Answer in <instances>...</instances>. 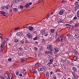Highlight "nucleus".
Returning <instances> with one entry per match:
<instances>
[{
	"label": "nucleus",
	"mask_w": 79,
	"mask_h": 79,
	"mask_svg": "<svg viewBox=\"0 0 79 79\" xmlns=\"http://www.w3.org/2000/svg\"><path fill=\"white\" fill-rule=\"evenodd\" d=\"M50 31L51 33H53L55 32V30L53 29H51L50 30Z\"/></svg>",
	"instance_id": "nucleus-25"
},
{
	"label": "nucleus",
	"mask_w": 79,
	"mask_h": 79,
	"mask_svg": "<svg viewBox=\"0 0 79 79\" xmlns=\"http://www.w3.org/2000/svg\"><path fill=\"white\" fill-rule=\"evenodd\" d=\"M5 13V12L3 11H0V14H4Z\"/></svg>",
	"instance_id": "nucleus-26"
},
{
	"label": "nucleus",
	"mask_w": 79,
	"mask_h": 79,
	"mask_svg": "<svg viewBox=\"0 0 79 79\" xmlns=\"http://www.w3.org/2000/svg\"><path fill=\"white\" fill-rule=\"evenodd\" d=\"M13 3H16V0H14L13 1Z\"/></svg>",
	"instance_id": "nucleus-60"
},
{
	"label": "nucleus",
	"mask_w": 79,
	"mask_h": 79,
	"mask_svg": "<svg viewBox=\"0 0 79 79\" xmlns=\"http://www.w3.org/2000/svg\"><path fill=\"white\" fill-rule=\"evenodd\" d=\"M61 2H62L63 3H66V2H67V1H66V0H65V1L63 0Z\"/></svg>",
	"instance_id": "nucleus-46"
},
{
	"label": "nucleus",
	"mask_w": 79,
	"mask_h": 79,
	"mask_svg": "<svg viewBox=\"0 0 79 79\" xmlns=\"http://www.w3.org/2000/svg\"><path fill=\"white\" fill-rule=\"evenodd\" d=\"M51 64L50 62H49V63L47 64V65L48 66H50V64Z\"/></svg>",
	"instance_id": "nucleus-38"
},
{
	"label": "nucleus",
	"mask_w": 79,
	"mask_h": 79,
	"mask_svg": "<svg viewBox=\"0 0 79 79\" xmlns=\"http://www.w3.org/2000/svg\"><path fill=\"white\" fill-rule=\"evenodd\" d=\"M74 78L75 79H77L78 78V76H77V74H75V75L74 76Z\"/></svg>",
	"instance_id": "nucleus-18"
},
{
	"label": "nucleus",
	"mask_w": 79,
	"mask_h": 79,
	"mask_svg": "<svg viewBox=\"0 0 79 79\" xmlns=\"http://www.w3.org/2000/svg\"><path fill=\"white\" fill-rule=\"evenodd\" d=\"M64 38H61L60 39V40H61V41H62L63 40H64Z\"/></svg>",
	"instance_id": "nucleus-51"
},
{
	"label": "nucleus",
	"mask_w": 79,
	"mask_h": 79,
	"mask_svg": "<svg viewBox=\"0 0 79 79\" xmlns=\"http://www.w3.org/2000/svg\"><path fill=\"white\" fill-rule=\"evenodd\" d=\"M67 37H70V36H71V35L69 34H68L67 35Z\"/></svg>",
	"instance_id": "nucleus-53"
},
{
	"label": "nucleus",
	"mask_w": 79,
	"mask_h": 79,
	"mask_svg": "<svg viewBox=\"0 0 79 79\" xmlns=\"http://www.w3.org/2000/svg\"><path fill=\"white\" fill-rule=\"evenodd\" d=\"M45 30L43 31L42 32V35H44L45 34Z\"/></svg>",
	"instance_id": "nucleus-35"
},
{
	"label": "nucleus",
	"mask_w": 79,
	"mask_h": 79,
	"mask_svg": "<svg viewBox=\"0 0 79 79\" xmlns=\"http://www.w3.org/2000/svg\"><path fill=\"white\" fill-rule=\"evenodd\" d=\"M38 71H40V72H42V71H43V69L42 68H40V69H38Z\"/></svg>",
	"instance_id": "nucleus-27"
},
{
	"label": "nucleus",
	"mask_w": 79,
	"mask_h": 79,
	"mask_svg": "<svg viewBox=\"0 0 79 79\" xmlns=\"http://www.w3.org/2000/svg\"><path fill=\"white\" fill-rule=\"evenodd\" d=\"M73 71H74L75 72H76V71H77V69H76V67H73Z\"/></svg>",
	"instance_id": "nucleus-16"
},
{
	"label": "nucleus",
	"mask_w": 79,
	"mask_h": 79,
	"mask_svg": "<svg viewBox=\"0 0 79 79\" xmlns=\"http://www.w3.org/2000/svg\"><path fill=\"white\" fill-rule=\"evenodd\" d=\"M66 61L68 63V64H69V63H70V61L69 60H66Z\"/></svg>",
	"instance_id": "nucleus-43"
},
{
	"label": "nucleus",
	"mask_w": 79,
	"mask_h": 79,
	"mask_svg": "<svg viewBox=\"0 0 79 79\" xmlns=\"http://www.w3.org/2000/svg\"><path fill=\"white\" fill-rule=\"evenodd\" d=\"M44 48H43V47L41 46L40 47V50H43Z\"/></svg>",
	"instance_id": "nucleus-56"
},
{
	"label": "nucleus",
	"mask_w": 79,
	"mask_h": 79,
	"mask_svg": "<svg viewBox=\"0 0 79 79\" xmlns=\"http://www.w3.org/2000/svg\"><path fill=\"white\" fill-rule=\"evenodd\" d=\"M42 43L43 44H45V40L44 39H43L42 40Z\"/></svg>",
	"instance_id": "nucleus-30"
},
{
	"label": "nucleus",
	"mask_w": 79,
	"mask_h": 79,
	"mask_svg": "<svg viewBox=\"0 0 79 79\" xmlns=\"http://www.w3.org/2000/svg\"><path fill=\"white\" fill-rule=\"evenodd\" d=\"M50 15V14H47V15L46 16V19H48V16Z\"/></svg>",
	"instance_id": "nucleus-40"
},
{
	"label": "nucleus",
	"mask_w": 79,
	"mask_h": 79,
	"mask_svg": "<svg viewBox=\"0 0 79 79\" xmlns=\"http://www.w3.org/2000/svg\"><path fill=\"white\" fill-rule=\"evenodd\" d=\"M25 61V60L23 59L21 60V62H24Z\"/></svg>",
	"instance_id": "nucleus-50"
},
{
	"label": "nucleus",
	"mask_w": 79,
	"mask_h": 79,
	"mask_svg": "<svg viewBox=\"0 0 79 79\" xmlns=\"http://www.w3.org/2000/svg\"><path fill=\"white\" fill-rule=\"evenodd\" d=\"M77 17H76V16H75V17H74V18H73V19L74 20H76V19H77Z\"/></svg>",
	"instance_id": "nucleus-44"
},
{
	"label": "nucleus",
	"mask_w": 79,
	"mask_h": 79,
	"mask_svg": "<svg viewBox=\"0 0 79 79\" xmlns=\"http://www.w3.org/2000/svg\"><path fill=\"white\" fill-rule=\"evenodd\" d=\"M28 29L30 31H32L34 30V27L32 26H28Z\"/></svg>",
	"instance_id": "nucleus-4"
},
{
	"label": "nucleus",
	"mask_w": 79,
	"mask_h": 79,
	"mask_svg": "<svg viewBox=\"0 0 79 79\" xmlns=\"http://www.w3.org/2000/svg\"><path fill=\"white\" fill-rule=\"evenodd\" d=\"M23 28H26L27 29L28 28V25H25L23 26Z\"/></svg>",
	"instance_id": "nucleus-19"
},
{
	"label": "nucleus",
	"mask_w": 79,
	"mask_h": 79,
	"mask_svg": "<svg viewBox=\"0 0 79 79\" xmlns=\"http://www.w3.org/2000/svg\"><path fill=\"white\" fill-rule=\"evenodd\" d=\"M13 10L14 11H18V9L16 8H14Z\"/></svg>",
	"instance_id": "nucleus-29"
},
{
	"label": "nucleus",
	"mask_w": 79,
	"mask_h": 79,
	"mask_svg": "<svg viewBox=\"0 0 79 79\" xmlns=\"http://www.w3.org/2000/svg\"><path fill=\"white\" fill-rule=\"evenodd\" d=\"M75 32H78V29H76L75 30Z\"/></svg>",
	"instance_id": "nucleus-54"
},
{
	"label": "nucleus",
	"mask_w": 79,
	"mask_h": 79,
	"mask_svg": "<svg viewBox=\"0 0 79 79\" xmlns=\"http://www.w3.org/2000/svg\"><path fill=\"white\" fill-rule=\"evenodd\" d=\"M59 52V50H55L54 52V53L55 54H56L57 52Z\"/></svg>",
	"instance_id": "nucleus-24"
},
{
	"label": "nucleus",
	"mask_w": 79,
	"mask_h": 79,
	"mask_svg": "<svg viewBox=\"0 0 79 79\" xmlns=\"http://www.w3.org/2000/svg\"><path fill=\"white\" fill-rule=\"evenodd\" d=\"M77 16L78 18H79V10L77 12Z\"/></svg>",
	"instance_id": "nucleus-28"
},
{
	"label": "nucleus",
	"mask_w": 79,
	"mask_h": 79,
	"mask_svg": "<svg viewBox=\"0 0 79 79\" xmlns=\"http://www.w3.org/2000/svg\"><path fill=\"white\" fill-rule=\"evenodd\" d=\"M79 25V23H77L75 24V26H77Z\"/></svg>",
	"instance_id": "nucleus-55"
},
{
	"label": "nucleus",
	"mask_w": 79,
	"mask_h": 79,
	"mask_svg": "<svg viewBox=\"0 0 79 79\" xmlns=\"http://www.w3.org/2000/svg\"><path fill=\"white\" fill-rule=\"evenodd\" d=\"M20 43H21V44H24V42L23 40H22L20 41Z\"/></svg>",
	"instance_id": "nucleus-39"
},
{
	"label": "nucleus",
	"mask_w": 79,
	"mask_h": 79,
	"mask_svg": "<svg viewBox=\"0 0 79 79\" xmlns=\"http://www.w3.org/2000/svg\"><path fill=\"white\" fill-rule=\"evenodd\" d=\"M20 29V28L19 27H17L15 28L14 30V32H16V31H19Z\"/></svg>",
	"instance_id": "nucleus-10"
},
{
	"label": "nucleus",
	"mask_w": 79,
	"mask_h": 79,
	"mask_svg": "<svg viewBox=\"0 0 79 79\" xmlns=\"http://www.w3.org/2000/svg\"><path fill=\"white\" fill-rule=\"evenodd\" d=\"M52 40H53V38L52 37H51L50 38H49V41H52Z\"/></svg>",
	"instance_id": "nucleus-33"
},
{
	"label": "nucleus",
	"mask_w": 79,
	"mask_h": 79,
	"mask_svg": "<svg viewBox=\"0 0 79 79\" xmlns=\"http://www.w3.org/2000/svg\"><path fill=\"white\" fill-rule=\"evenodd\" d=\"M6 43V41H3V44H2L0 46L1 49V50H4V47L5 44Z\"/></svg>",
	"instance_id": "nucleus-1"
},
{
	"label": "nucleus",
	"mask_w": 79,
	"mask_h": 79,
	"mask_svg": "<svg viewBox=\"0 0 79 79\" xmlns=\"http://www.w3.org/2000/svg\"><path fill=\"white\" fill-rule=\"evenodd\" d=\"M57 23H58V24H59V23H64V21L63 20H59L57 21Z\"/></svg>",
	"instance_id": "nucleus-15"
},
{
	"label": "nucleus",
	"mask_w": 79,
	"mask_h": 79,
	"mask_svg": "<svg viewBox=\"0 0 79 79\" xmlns=\"http://www.w3.org/2000/svg\"><path fill=\"white\" fill-rule=\"evenodd\" d=\"M74 5H78V2H75L74 3Z\"/></svg>",
	"instance_id": "nucleus-41"
},
{
	"label": "nucleus",
	"mask_w": 79,
	"mask_h": 79,
	"mask_svg": "<svg viewBox=\"0 0 79 79\" xmlns=\"http://www.w3.org/2000/svg\"><path fill=\"white\" fill-rule=\"evenodd\" d=\"M79 9V4L77 6H76L75 7V11H76L77 10Z\"/></svg>",
	"instance_id": "nucleus-11"
},
{
	"label": "nucleus",
	"mask_w": 79,
	"mask_h": 79,
	"mask_svg": "<svg viewBox=\"0 0 79 79\" xmlns=\"http://www.w3.org/2000/svg\"><path fill=\"white\" fill-rule=\"evenodd\" d=\"M20 8H22V9H23V6H20Z\"/></svg>",
	"instance_id": "nucleus-62"
},
{
	"label": "nucleus",
	"mask_w": 79,
	"mask_h": 79,
	"mask_svg": "<svg viewBox=\"0 0 79 79\" xmlns=\"http://www.w3.org/2000/svg\"><path fill=\"white\" fill-rule=\"evenodd\" d=\"M18 40L17 39H16L14 40L15 42L16 43H18Z\"/></svg>",
	"instance_id": "nucleus-32"
},
{
	"label": "nucleus",
	"mask_w": 79,
	"mask_h": 79,
	"mask_svg": "<svg viewBox=\"0 0 79 79\" xmlns=\"http://www.w3.org/2000/svg\"><path fill=\"white\" fill-rule=\"evenodd\" d=\"M27 36L28 39H32V35L30 33H28L27 35Z\"/></svg>",
	"instance_id": "nucleus-2"
},
{
	"label": "nucleus",
	"mask_w": 79,
	"mask_h": 79,
	"mask_svg": "<svg viewBox=\"0 0 79 79\" xmlns=\"http://www.w3.org/2000/svg\"><path fill=\"white\" fill-rule=\"evenodd\" d=\"M57 40L58 41V42H60V41H61V40H60V38H58Z\"/></svg>",
	"instance_id": "nucleus-48"
},
{
	"label": "nucleus",
	"mask_w": 79,
	"mask_h": 79,
	"mask_svg": "<svg viewBox=\"0 0 79 79\" xmlns=\"http://www.w3.org/2000/svg\"><path fill=\"white\" fill-rule=\"evenodd\" d=\"M8 61H11V58H9V59H8Z\"/></svg>",
	"instance_id": "nucleus-52"
},
{
	"label": "nucleus",
	"mask_w": 79,
	"mask_h": 79,
	"mask_svg": "<svg viewBox=\"0 0 79 79\" xmlns=\"http://www.w3.org/2000/svg\"><path fill=\"white\" fill-rule=\"evenodd\" d=\"M72 74H73V76H75V75H76V73H75L74 72H73L72 73Z\"/></svg>",
	"instance_id": "nucleus-45"
},
{
	"label": "nucleus",
	"mask_w": 79,
	"mask_h": 79,
	"mask_svg": "<svg viewBox=\"0 0 79 79\" xmlns=\"http://www.w3.org/2000/svg\"><path fill=\"white\" fill-rule=\"evenodd\" d=\"M48 49H52V46L50 45H49L47 46Z\"/></svg>",
	"instance_id": "nucleus-9"
},
{
	"label": "nucleus",
	"mask_w": 79,
	"mask_h": 79,
	"mask_svg": "<svg viewBox=\"0 0 79 79\" xmlns=\"http://www.w3.org/2000/svg\"><path fill=\"white\" fill-rule=\"evenodd\" d=\"M64 62V60L63 59H62L60 61V62H61V63H63V62Z\"/></svg>",
	"instance_id": "nucleus-47"
},
{
	"label": "nucleus",
	"mask_w": 79,
	"mask_h": 79,
	"mask_svg": "<svg viewBox=\"0 0 79 79\" xmlns=\"http://www.w3.org/2000/svg\"><path fill=\"white\" fill-rule=\"evenodd\" d=\"M13 76V74L12 73H10L9 74V79H12V77Z\"/></svg>",
	"instance_id": "nucleus-6"
},
{
	"label": "nucleus",
	"mask_w": 79,
	"mask_h": 79,
	"mask_svg": "<svg viewBox=\"0 0 79 79\" xmlns=\"http://www.w3.org/2000/svg\"><path fill=\"white\" fill-rule=\"evenodd\" d=\"M39 27L38 26V25H35V27H33L34 29H38Z\"/></svg>",
	"instance_id": "nucleus-14"
},
{
	"label": "nucleus",
	"mask_w": 79,
	"mask_h": 79,
	"mask_svg": "<svg viewBox=\"0 0 79 79\" xmlns=\"http://www.w3.org/2000/svg\"><path fill=\"white\" fill-rule=\"evenodd\" d=\"M50 62H49V63H51V64H52L53 63V59H51L49 60Z\"/></svg>",
	"instance_id": "nucleus-17"
},
{
	"label": "nucleus",
	"mask_w": 79,
	"mask_h": 79,
	"mask_svg": "<svg viewBox=\"0 0 79 79\" xmlns=\"http://www.w3.org/2000/svg\"><path fill=\"white\" fill-rule=\"evenodd\" d=\"M42 60L40 59L38 60V63L39 64H41L42 63Z\"/></svg>",
	"instance_id": "nucleus-23"
},
{
	"label": "nucleus",
	"mask_w": 79,
	"mask_h": 79,
	"mask_svg": "<svg viewBox=\"0 0 79 79\" xmlns=\"http://www.w3.org/2000/svg\"><path fill=\"white\" fill-rule=\"evenodd\" d=\"M64 10L61 9L59 12V14L60 15H63V13H64Z\"/></svg>",
	"instance_id": "nucleus-3"
},
{
	"label": "nucleus",
	"mask_w": 79,
	"mask_h": 79,
	"mask_svg": "<svg viewBox=\"0 0 79 79\" xmlns=\"http://www.w3.org/2000/svg\"><path fill=\"white\" fill-rule=\"evenodd\" d=\"M74 52V53H75V54H77V51L76 50H75Z\"/></svg>",
	"instance_id": "nucleus-36"
},
{
	"label": "nucleus",
	"mask_w": 79,
	"mask_h": 79,
	"mask_svg": "<svg viewBox=\"0 0 79 79\" xmlns=\"http://www.w3.org/2000/svg\"><path fill=\"white\" fill-rule=\"evenodd\" d=\"M48 35V34L47 33H45L44 34V36H47Z\"/></svg>",
	"instance_id": "nucleus-59"
},
{
	"label": "nucleus",
	"mask_w": 79,
	"mask_h": 79,
	"mask_svg": "<svg viewBox=\"0 0 79 79\" xmlns=\"http://www.w3.org/2000/svg\"><path fill=\"white\" fill-rule=\"evenodd\" d=\"M5 8H6V7L5 6H1V10H2V11H5V10H6Z\"/></svg>",
	"instance_id": "nucleus-12"
},
{
	"label": "nucleus",
	"mask_w": 79,
	"mask_h": 79,
	"mask_svg": "<svg viewBox=\"0 0 79 79\" xmlns=\"http://www.w3.org/2000/svg\"><path fill=\"white\" fill-rule=\"evenodd\" d=\"M2 16H6V15H5L4 14H2Z\"/></svg>",
	"instance_id": "nucleus-64"
},
{
	"label": "nucleus",
	"mask_w": 79,
	"mask_h": 79,
	"mask_svg": "<svg viewBox=\"0 0 79 79\" xmlns=\"http://www.w3.org/2000/svg\"><path fill=\"white\" fill-rule=\"evenodd\" d=\"M33 39L34 40H37V37H35Z\"/></svg>",
	"instance_id": "nucleus-49"
},
{
	"label": "nucleus",
	"mask_w": 79,
	"mask_h": 79,
	"mask_svg": "<svg viewBox=\"0 0 79 79\" xmlns=\"http://www.w3.org/2000/svg\"><path fill=\"white\" fill-rule=\"evenodd\" d=\"M46 75L49 74V73H48V72H46Z\"/></svg>",
	"instance_id": "nucleus-57"
},
{
	"label": "nucleus",
	"mask_w": 79,
	"mask_h": 79,
	"mask_svg": "<svg viewBox=\"0 0 79 79\" xmlns=\"http://www.w3.org/2000/svg\"><path fill=\"white\" fill-rule=\"evenodd\" d=\"M45 53L46 54H48V53H49V52H47V51H45Z\"/></svg>",
	"instance_id": "nucleus-58"
},
{
	"label": "nucleus",
	"mask_w": 79,
	"mask_h": 79,
	"mask_svg": "<svg viewBox=\"0 0 79 79\" xmlns=\"http://www.w3.org/2000/svg\"><path fill=\"white\" fill-rule=\"evenodd\" d=\"M58 35V32L56 31V36H55V38H56L57 37V35Z\"/></svg>",
	"instance_id": "nucleus-37"
},
{
	"label": "nucleus",
	"mask_w": 79,
	"mask_h": 79,
	"mask_svg": "<svg viewBox=\"0 0 79 79\" xmlns=\"http://www.w3.org/2000/svg\"><path fill=\"white\" fill-rule=\"evenodd\" d=\"M32 73H34V74H36L37 73V71L36 70L34 69L32 71Z\"/></svg>",
	"instance_id": "nucleus-21"
},
{
	"label": "nucleus",
	"mask_w": 79,
	"mask_h": 79,
	"mask_svg": "<svg viewBox=\"0 0 79 79\" xmlns=\"http://www.w3.org/2000/svg\"><path fill=\"white\" fill-rule=\"evenodd\" d=\"M65 26H69V27H71V25H69V24H65Z\"/></svg>",
	"instance_id": "nucleus-31"
},
{
	"label": "nucleus",
	"mask_w": 79,
	"mask_h": 79,
	"mask_svg": "<svg viewBox=\"0 0 79 79\" xmlns=\"http://www.w3.org/2000/svg\"><path fill=\"white\" fill-rule=\"evenodd\" d=\"M41 65V64H39V63H37L35 64V67L37 68H39V67H40V66Z\"/></svg>",
	"instance_id": "nucleus-8"
},
{
	"label": "nucleus",
	"mask_w": 79,
	"mask_h": 79,
	"mask_svg": "<svg viewBox=\"0 0 79 79\" xmlns=\"http://www.w3.org/2000/svg\"><path fill=\"white\" fill-rule=\"evenodd\" d=\"M16 35H17V36H19V37H21V36L23 35V33L20 32H19L17 33Z\"/></svg>",
	"instance_id": "nucleus-7"
},
{
	"label": "nucleus",
	"mask_w": 79,
	"mask_h": 79,
	"mask_svg": "<svg viewBox=\"0 0 79 79\" xmlns=\"http://www.w3.org/2000/svg\"><path fill=\"white\" fill-rule=\"evenodd\" d=\"M64 36H65V35H62L60 36V38H64Z\"/></svg>",
	"instance_id": "nucleus-34"
},
{
	"label": "nucleus",
	"mask_w": 79,
	"mask_h": 79,
	"mask_svg": "<svg viewBox=\"0 0 79 79\" xmlns=\"http://www.w3.org/2000/svg\"><path fill=\"white\" fill-rule=\"evenodd\" d=\"M10 12L11 13H12V12H13V10L11 9H10Z\"/></svg>",
	"instance_id": "nucleus-61"
},
{
	"label": "nucleus",
	"mask_w": 79,
	"mask_h": 79,
	"mask_svg": "<svg viewBox=\"0 0 79 79\" xmlns=\"http://www.w3.org/2000/svg\"><path fill=\"white\" fill-rule=\"evenodd\" d=\"M77 60V56L74 57L73 58V60H74V61H76Z\"/></svg>",
	"instance_id": "nucleus-22"
},
{
	"label": "nucleus",
	"mask_w": 79,
	"mask_h": 79,
	"mask_svg": "<svg viewBox=\"0 0 79 79\" xmlns=\"http://www.w3.org/2000/svg\"><path fill=\"white\" fill-rule=\"evenodd\" d=\"M46 77L47 79H49V74L48 75H46Z\"/></svg>",
	"instance_id": "nucleus-42"
},
{
	"label": "nucleus",
	"mask_w": 79,
	"mask_h": 79,
	"mask_svg": "<svg viewBox=\"0 0 79 79\" xmlns=\"http://www.w3.org/2000/svg\"><path fill=\"white\" fill-rule=\"evenodd\" d=\"M5 7L6 10H8L9 8H10V6H9V5H7L5 6Z\"/></svg>",
	"instance_id": "nucleus-20"
},
{
	"label": "nucleus",
	"mask_w": 79,
	"mask_h": 79,
	"mask_svg": "<svg viewBox=\"0 0 79 79\" xmlns=\"http://www.w3.org/2000/svg\"><path fill=\"white\" fill-rule=\"evenodd\" d=\"M34 48L35 50H38V48H37L35 47Z\"/></svg>",
	"instance_id": "nucleus-63"
},
{
	"label": "nucleus",
	"mask_w": 79,
	"mask_h": 79,
	"mask_svg": "<svg viewBox=\"0 0 79 79\" xmlns=\"http://www.w3.org/2000/svg\"><path fill=\"white\" fill-rule=\"evenodd\" d=\"M75 37H76V38H79V34L77 33H76L75 34V35L74 36Z\"/></svg>",
	"instance_id": "nucleus-13"
},
{
	"label": "nucleus",
	"mask_w": 79,
	"mask_h": 79,
	"mask_svg": "<svg viewBox=\"0 0 79 79\" xmlns=\"http://www.w3.org/2000/svg\"><path fill=\"white\" fill-rule=\"evenodd\" d=\"M31 5H32V2H30L29 3V4H26L25 5V8H28V7H29V6H31Z\"/></svg>",
	"instance_id": "nucleus-5"
}]
</instances>
